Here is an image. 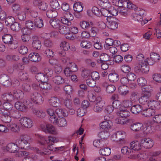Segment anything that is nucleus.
Returning <instances> with one entry per match:
<instances>
[{"label": "nucleus", "instance_id": "1", "mask_svg": "<svg viewBox=\"0 0 161 161\" xmlns=\"http://www.w3.org/2000/svg\"><path fill=\"white\" fill-rule=\"evenodd\" d=\"M42 141L40 142V144L42 145H44L45 144L47 143L48 144L47 149L44 148L42 150V151H41L37 147H33V150L36 152L37 153L43 156L45 155L49 154L50 153V152L48 151V150L53 151L59 150L60 147H54L53 146L54 143L57 142L58 141V139L56 137L51 136H49L48 140H47L45 139L44 137H42Z\"/></svg>", "mask_w": 161, "mask_h": 161}, {"label": "nucleus", "instance_id": "2", "mask_svg": "<svg viewBox=\"0 0 161 161\" xmlns=\"http://www.w3.org/2000/svg\"><path fill=\"white\" fill-rule=\"evenodd\" d=\"M2 39L4 43L8 45L10 49H14L18 47V43L15 41L13 36L9 34H5L2 36Z\"/></svg>", "mask_w": 161, "mask_h": 161}, {"label": "nucleus", "instance_id": "3", "mask_svg": "<svg viewBox=\"0 0 161 161\" xmlns=\"http://www.w3.org/2000/svg\"><path fill=\"white\" fill-rule=\"evenodd\" d=\"M47 112L49 115V118L53 116H55V118H58L67 116L68 114V112L63 108H57L55 111L51 108H49L47 109Z\"/></svg>", "mask_w": 161, "mask_h": 161}, {"label": "nucleus", "instance_id": "4", "mask_svg": "<svg viewBox=\"0 0 161 161\" xmlns=\"http://www.w3.org/2000/svg\"><path fill=\"white\" fill-rule=\"evenodd\" d=\"M126 137L125 132L123 131L117 132L111 136L112 140L118 142L119 144H123L126 142L125 138Z\"/></svg>", "mask_w": 161, "mask_h": 161}, {"label": "nucleus", "instance_id": "5", "mask_svg": "<svg viewBox=\"0 0 161 161\" xmlns=\"http://www.w3.org/2000/svg\"><path fill=\"white\" fill-rule=\"evenodd\" d=\"M52 116L51 118H49V120L51 123L55 125H57L61 127H64L67 126V122L65 118L62 117L58 119L55 118V117Z\"/></svg>", "mask_w": 161, "mask_h": 161}, {"label": "nucleus", "instance_id": "6", "mask_svg": "<svg viewBox=\"0 0 161 161\" xmlns=\"http://www.w3.org/2000/svg\"><path fill=\"white\" fill-rule=\"evenodd\" d=\"M27 101L26 100L24 99L23 102L18 101L16 102L14 105L15 108L18 111L25 112L26 111L28 108L27 104Z\"/></svg>", "mask_w": 161, "mask_h": 161}, {"label": "nucleus", "instance_id": "7", "mask_svg": "<svg viewBox=\"0 0 161 161\" xmlns=\"http://www.w3.org/2000/svg\"><path fill=\"white\" fill-rule=\"evenodd\" d=\"M19 121L22 126L27 128H31L33 125V122L32 119L27 117H22Z\"/></svg>", "mask_w": 161, "mask_h": 161}, {"label": "nucleus", "instance_id": "8", "mask_svg": "<svg viewBox=\"0 0 161 161\" xmlns=\"http://www.w3.org/2000/svg\"><path fill=\"white\" fill-rule=\"evenodd\" d=\"M31 98L36 104H41L43 103V100L42 96L36 92H34L31 94Z\"/></svg>", "mask_w": 161, "mask_h": 161}, {"label": "nucleus", "instance_id": "9", "mask_svg": "<svg viewBox=\"0 0 161 161\" xmlns=\"http://www.w3.org/2000/svg\"><path fill=\"white\" fill-rule=\"evenodd\" d=\"M142 146L146 148H150L154 145L153 141L149 138H143L141 140Z\"/></svg>", "mask_w": 161, "mask_h": 161}, {"label": "nucleus", "instance_id": "10", "mask_svg": "<svg viewBox=\"0 0 161 161\" xmlns=\"http://www.w3.org/2000/svg\"><path fill=\"white\" fill-rule=\"evenodd\" d=\"M0 83L6 87H9L12 85L11 79L6 74L2 75L0 76Z\"/></svg>", "mask_w": 161, "mask_h": 161}, {"label": "nucleus", "instance_id": "11", "mask_svg": "<svg viewBox=\"0 0 161 161\" xmlns=\"http://www.w3.org/2000/svg\"><path fill=\"white\" fill-rule=\"evenodd\" d=\"M18 148L26 149L29 147L30 143L28 142L24 139H18L16 142Z\"/></svg>", "mask_w": 161, "mask_h": 161}, {"label": "nucleus", "instance_id": "12", "mask_svg": "<svg viewBox=\"0 0 161 161\" xmlns=\"http://www.w3.org/2000/svg\"><path fill=\"white\" fill-rule=\"evenodd\" d=\"M1 99L3 101H6L7 102H12L14 100L11 91L8 93H6L2 94Z\"/></svg>", "mask_w": 161, "mask_h": 161}, {"label": "nucleus", "instance_id": "13", "mask_svg": "<svg viewBox=\"0 0 161 161\" xmlns=\"http://www.w3.org/2000/svg\"><path fill=\"white\" fill-rule=\"evenodd\" d=\"M6 150L11 153H18L19 149L16 143H10L8 144L6 147Z\"/></svg>", "mask_w": 161, "mask_h": 161}, {"label": "nucleus", "instance_id": "14", "mask_svg": "<svg viewBox=\"0 0 161 161\" xmlns=\"http://www.w3.org/2000/svg\"><path fill=\"white\" fill-rule=\"evenodd\" d=\"M148 64L152 65L153 64V63H151L150 59L147 58L146 62L142 63V68L141 69V72L142 73H147L149 71V68Z\"/></svg>", "mask_w": 161, "mask_h": 161}, {"label": "nucleus", "instance_id": "15", "mask_svg": "<svg viewBox=\"0 0 161 161\" xmlns=\"http://www.w3.org/2000/svg\"><path fill=\"white\" fill-rule=\"evenodd\" d=\"M12 93L13 94L14 100L15 99H22L24 97V93L21 90L17 89H14L11 90Z\"/></svg>", "mask_w": 161, "mask_h": 161}, {"label": "nucleus", "instance_id": "16", "mask_svg": "<svg viewBox=\"0 0 161 161\" xmlns=\"http://www.w3.org/2000/svg\"><path fill=\"white\" fill-rule=\"evenodd\" d=\"M151 97L147 95L142 94V96L139 98V103L142 105H147L151 100L149 98Z\"/></svg>", "mask_w": 161, "mask_h": 161}, {"label": "nucleus", "instance_id": "17", "mask_svg": "<svg viewBox=\"0 0 161 161\" xmlns=\"http://www.w3.org/2000/svg\"><path fill=\"white\" fill-rule=\"evenodd\" d=\"M32 39L33 40L32 43V47L36 49H40L42 45L41 42L39 40L38 37L37 36H34L32 37Z\"/></svg>", "mask_w": 161, "mask_h": 161}, {"label": "nucleus", "instance_id": "18", "mask_svg": "<svg viewBox=\"0 0 161 161\" xmlns=\"http://www.w3.org/2000/svg\"><path fill=\"white\" fill-rule=\"evenodd\" d=\"M147 106L154 111L155 110H158L160 107L159 103L154 100H151Z\"/></svg>", "mask_w": 161, "mask_h": 161}, {"label": "nucleus", "instance_id": "19", "mask_svg": "<svg viewBox=\"0 0 161 161\" xmlns=\"http://www.w3.org/2000/svg\"><path fill=\"white\" fill-rule=\"evenodd\" d=\"M29 59L32 62H38L41 60V57L37 53H32L29 55Z\"/></svg>", "mask_w": 161, "mask_h": 161}, {"label": "nucleus", "instance_id": "20", "mask_svg": "<svg viewBox=\"0 0 161 161\" xmlns=\"http://www.w3.org/2000/svg\"><path fill=\"white\" fill-rule=\"evenodd\" d=\"M130 148L133 151H138L140 150L142 147L141 145V142L140 143L137 141L132 142L130 143Z\"/></svg>", "mask_w": 161, "mask_h": 161}, {"label": "nucleus", "instance_id": "21", "mask_svg": "<svg viewBox=\"0 0 161 161\" xmlns=\"http://www.w3.org/2000/svg\"><path fill=\"white\" fill-rule=\"evenodd\" d=\"M114 17H112L111 18H108L107 21L108 22V27L111 30H114L117 28L118 24L116 22L113 20Z\"/></svg>", "mask_w": 161, "mask_h": 161}, {"label": "nucleus", "instance_id": "22", "mask_svg": "<svg viewBox=\"0 0 161 161\" xmlns=\"http://www.w3.org/2000/svg\"><path fill=\"white\" fill-rule=\"evenodd\" d=\"M143 126L142 124L140 123H133L130 126V129L134 131H140Z\"/></svg>", "mask_w": 161, "mask_h": 161}, {"label": "nucleus", "instance_id": "23", "mask_svg": "<svg viewBox=\"0 0 161 161\" xmlns=\"http://www.w3.org/2000/svg\"><path fill=\"white\" fill-rule=\"evenodd\" d=\"M142 94L151 96L152 93L153 91V88L151 86L147 85L142 87Z\"/></svg>", "mask_w": 161, "mask_h": 161}, {"label": "nucleus", "instance_id": "24", "mask_svg": "<svg viewBox=\"0 0 161 161\" xmlns=\"http://www.w3.org/2000/svg\"><path fill=\"white\" fill-rule=\"evenodd\" d=\"M33 3L35 5H37L39 9L41 10L45 11L47 8L48 5L45 2L35 0L34 1Z\"/></svg>", "mask_w": 161, "mask_h": 161}, {"label": "nucleus", "instance_id": "25", "mask_svg": "<svg viewBox=\"0 0 161 161\" xmlns=\"http://www.w3.org/2000/svg\"><path fill=\"white\" fill-rule=\"evenodd\" d=\"M118 115L122 118H126L130 115V113L129 111L127 110L125 108H122L117 113Z\"/></svg>", "mask_w": 161, "mask_h": 161}, {"label": "nucleus", "instance_id": "26", "mask_svg": "<svg viewBox=\"0 0 161 161\" xmlns=\"http://www.w3.org/2000/svg\"><path fill=\"white\" fill-rule=\"evenodd\" d=\"M44 131L53 135H56L57 134L56 128L53 126L49 124L46 125V129Z\"/></svg>", "mask_w": 161, "mask_h": 161}, {"label": "nucleus", "instance_id": "27", "mask_svg": "<svg viewBox=\"0 0 161 161\" xmlns=\"http://www.w3.org/2000/svg\"><path fill=\"white\" fill-rule=\"evenodd\" d=\"M92 23L88 21L83 20L80 22V25L83 29H88L91 28L92 25Z\"/></svg>", "mask_w": 161, "mask_h": 161}, {"label": "nucleus", "instance_id": "28", "mask_svg": "<svg viewBox=\"0 0 161 161\" xmlns=\"http://www.w3.org/2000/svg\"><path fill=\"white\" fill-rule=\"evenodd\" d=\"M160 151H157L150 153L148 157L147 161H158V157L160 154Z\"/></svg>", "mask_w": 161, "mask_h": 161}, {"label": "nucleus", "instance_id": "29", "mask_svg": "<svg viewBox=\"0 0 161 161\" xmlns=\"http://www.w3.org/2000/svg\"><path fill=\"white\" fill-rule=\"evenodd\" d=\"M113 125V123L109 120L101 122L100 124L101 127L104 129H108Z\"/></svg>", "mask_w": 161, "mask_h": 161}, {"label": "nucleus", "instance_id": "30", "mask_svg": "<svg viewBox=\"0 0 161 161\" xmlns=\"http://www.w3.org/2000/svg\"><path fill=\"white\" fill-rule=\"evenodd\" d=\"M50 104L52 106L58 107L59 104L60 100L55 97H52L49 100Z\"/></svg>", "mask_w": 161, "mask_h": 161}, {"label": "nucleus", "instance_id": "31", "mask_svg": "<svg viewBox=\"0 0 161 161\" xmlns=\"http://www.w3.org/2000/svg\"><path fill=\"white\" fill-rule=\"evenodd\" d=\"M142 114V115L146 117H149L154 114L155 112L151 108H146L143 110Z\"/></svg>", "mask_w": 161, "mask_h": 161}, {"label": "nucleus", "instance_id": "32", "mask_svg": "<svg viewBox=\"0 0 161 161\" xmlns=\"http://www.w3.org/2000/svg\"><path fill=\"white\" fill-rule=\"evenodd\" d=\"M49 23L50 25L55 28H58L61 25L60 20L54 18L50 20Z\"/></svg>", "mask_w": 161, "mask_h": 161}, {"label": "nucleus", "instance_id": "33", "mask_svg": "<svg viewBox=\"0 0 161 161\" xmlns=\"http://www.w3.org/2000/svg\"><path fill=\"white\" fill-rule=\"evenodd\" d=\"M142 106L140 105H136L132 106L130 109L131 112L135 114H137L142 110Z\"/></svg>", "mask_w": 161, "mask_h": 161}, {"label": "nucleus", "instance_id": "34", "mask_svg": "<svg viewBox=\"0 0 161 161\" xmlns=\"http://www.w3.org/2000/svg\"><path fill=\"white\" fill-rule=\"evenodd\" d=\"M103 102L101 101L97 102L94 107V111L97 113L101 112L103 110Z\"/></svg>", "mask_w": 161, "mask_h": 161}, {"label": "nucleus", "instance_id": "35", "mask_svg": "<svg viewBox=\"0 0 161 161\" xmlns=\"http://www.w3.org/2000/svg\"><path fill=\"white\" fill-rule=\"evenodd\" d=\"M97 2L99 5L103 8H108L110 7V3L108 0H97Z\"/></svg>", "mask_w": 161, "mask_h": 161}, {"label": "nucleus", "instance_id": "36", "mask_svg": "<svg viewBox=\"0 0 161 161\" xmlns=\"http://www.w3.org/2000/svg\"><path fill=\"white\" fill-rule=\"evenodd\" d=\"M109 80L111 82H115L119 79V75L116 73H111L108 75Z\"/></svg>", "mask_w": 161, "mask_h": 161}, {"label": "nucleus", "instance_id": "37", "mask_svg": "<svg viewBox=\"0 0 161 161\" xmlns=\"http://www.w3.org/2000/svg\"><path fill=\"white\" fill-rule=\"evenodd\" d=\"M46 15L49 18H54L58 15V13L55 10L49 9L47 11Z\"/></svg>", "mask_w": 161, "mask_h": 161}, {"label": "nucleus", "instance_id": "38", "mask_svg": "<svg viewBox=\"0 0 161 161\" xmlns=\"http://www.w3.org/2000/svg\"><path fill=\"white\" fill-rule=\"evenodd\" d=\"M36 80L38 81L41 82L47 81L48 80L47 77L45 76V74L42 73H37L36 75Z\"/></svg>", "mask_w": 161, "mask_h": 161}, {"label": "nucleus", "instance_id": "39", "mask_svg": "<svg viewBox=\"0 0 161 161\" xmlns=\"http://www.w3.org/2000/svg\"><path fill=\"white\" fill-rule=\"evenodd\" d=\"M52 81L54 83L57 85L61 84L64 82V79L61 76L58 75L52 78Z\"/></svg>", "mask_w": 161, "mask_h": 161}, {"label": "nucleus", "instance_id": "40", "mask_svg": "<svg viewBox=\"0 0 161 161\" xmlns=\"http://www.w3.org/2000/svg\"><path fill=\"white\" fill-rule=\"evenodd\" d=\"M83 6L82 5V3L80 2L75 3L74 4V10L77 13H80L81 12L83 9Z\"/></svg>", "mask_w": 161, "mask_h": 161}, {"label": "nucleus", "instance_id": "41", "mask_svg": "<svg viewBox=\"0 0 161 161\" xmlns=\"http://www.w3.org/2000/svg\"><path fill=\"white\" fill-rule=\"evenodd\" d=\"M7 126L12 131L14 132H18L19 130V126L15 123H10L7 125Z\"/></svg>", "mask_w": 161, "mask_h": 161}, {"label": "nucleus", "instance_id": "42", "mask_svg": "<svg viewBox=\"0 0 161 161\" xmlns=\"http://www.w3.org/2000/svg\"><path fill=\"white\" fill-rule=\"evenodd\" d=\"M9 114L11 117L14 119H18L21 116L20 113L19 111L15 109H13L12 110L10 111Z\"/></svg>", "mask_w": 161, "mask_h": 161}, {"label": "nucleus", "instance_id": "43", "mask_svg": "<svg viewBox=\"0 0 161 161\" xmlns=\"http://www.w3.org/2000/svg\"><path fill=\"white\" fill-rule=\"evenodd\" d=\"M94 146L97 148H101L104 147L105 142L103 140H95L93 142Z\"/></svg>", "mask_w": 161, "mask_h": 161}, {"label": "nucleus", "instance_id": "44", "mask_svg": "<svg viewBox=\"0 0 161 161\" xmlns=\"http://www.w3.org/2000/svg\"><path fill=\"white\" fill-rule=\"evenodd\" d=\"M1 119L2 121L6 123L9 124L11 121V116L9 114H4L1 117Z\"/></svg>", "mask_w": 161, "mask_h": 161}, {"label": "nucleus", "instance_id": "45", "mask_svg": "<svg viewBox=\"0 0 161 161\" xmlns=\"http://www.w3.org/2000/svg\"><path fill=\"white\" fill-rule=\"evenodd\" d=\"M34 24L35 28L37 27L41 28L43 26V21L42 19H40V17L34 19Z\"/></svg>", "mask_w": 161, "mask_h": 161}, {"label": "nucleus", "instance_id": "46", "mask_svg": "<svg viewBox=\"0 0 161 161\" xmlns=\"http://www.w3.org/2000/svg\"><path fill=\"white\" fill-rule=\"evenodd\" d=\"M21 25L15 21L10 26L11 29L14 31H18L21 29Z\"/></svg>", "mask_w": 161, "mask_h": 161}, {"label": "nucleus", "instance_id": "47", "mask_svg": "<svg viewBox=\"0 0 161 161\" xmlns=\"http://www.w3.org/2000/svg\"><path fill=\"white\" fill-rule=\"evenodd\" d=\"M50 5L52 8L55 10L58 9L61 7L57 0H52L50 2Z\"/></svg>", "mask_w": 161, "mask_h": 161}, {"label": "nucleus", "instance_id": "48", "mask_svg": "<svg viewBox=\"0 0 161 161\" xmlns=\"http://www.w3.org/2000/svg\"><path fill=\"white\" fill-rule=\"evenodd\" d=\"M99 153L102 155L108 156L111 153L110 149L108 147H105L103 149L101 148L99 150Z\"/></svg>", "mask_w": 161, "mask_h": 161}, {"label": "nucleus", "instance_id": "49", "mask_svg": "<svg viewBox=\"0 0 161 161\" xmlns=\"http://www.w3.org/2000/svg\"><path fill=\"white\" fill-rule=\"evenodd\" d=\"M15 21V19L13 16H8L5 20L6 25L8 26H10Z\"/></svg>", "mask_w": 161, "mask_h": 161}, {"label": "nucleus", "instance_id": "50", "mask_svg": "<svg viewBox=\"0 0 161 161\" xmlns=\"http://www.w3.org/2000/svg\"><path fill=\"white\" fill-rule=\"evenodd\" d=\"M121 152L122 154L124 155H127L129 154L133 153V151L131 148L127 146H124L121 149Z\"/></svg>", "mask_w": 161, "mask_h": 161}, {"label": "nucleus", "instance_id": "51", "mask_svg": "<svg viewBox=\"0 0 161 161\" xmlns=\"http://www.w3.org/2000/svg\"><path fill=\"white\" fill-rule=\"evenodd\" d=\"M127 86H123L119 87V92L121 95L125 96L128 93L129 91L127 89Z\"/></svg>", "mask_w": 161, "mask_h": 161}, {"label": "nucleus", "instance_id": "52", "mask_svg": "<svg viewBox=\"0 0 161 161\" xmlns=\"http://www.w3.org/2000/svg\"><path fill=\"white\" fill-rule=\"evenodd\" d=\"M64 90L67 94L66 96L71 97L70 94L72 93L73 91L72 86L69 85L65 86L64 87Z\"/></svg>", "mask_w": 161, "mask_h": 161}, {"label": "nucleus", "instance_id": "53", "mask_svg": "<svg viewBox=\"0 0 161 161\" xmlns=\"http://www.w3.org/2000/svg\"><path fill=\"white\" fill-rule=\"evenodd\" d=\"M150 59L153 62L151 63H153V64L155 62H157L160 59V57L159 55L155 53H152L150 55Z\"/></svg>", "mask_w": 161, "mask_h": 161}, {"label": "nucleus", "instance_id": "54", "mask_svg": "<svg viewBox=\"0 0 161 161\" xmlns=\"http://www.w3.org/2000/svg\"><path fill=\"white\" fill-rule=\"evenodd\" d=\"M3 107L5 110L9 113L10 111L12 110L13 108V105L9 102H4L3 103Z\"/></svg>", "mask_w": 161, "mask_h": 161}, {"label": "nucleus", "instance_id": "55", "mask_svg": "<svg viewBox=\"0 0 161 161\" xmlns=\"http://www.w3.org/2000/svg\"><path fill=\"white\" fill-rule=\"evenodd\" d=\"M25 24L26 28L30 30H33L35 28V24L32 21L27 20L26 21Z\"/></svg>", "mask_w": 161, "mask_h": 161}, {"label": "nucleus", "instance_id": "56", "mask_svg": "<svg viewBox=\"0 0 161 161\" xmlns=\"http://www.w3.org/2000/svg\"><path fill=\"white\" fill-rule=\"evenodd\" d=\"M105 44L104 45V47L106 49H108L109 47L113 45L114 41L111 38H107L105 41Z\"/></svg>", "mask_w": 161, "mask_h": 161}, {"label": "nucleus", "instance_id": "57", "mask_svg": "<svg viewBox=\"0 0 161 161\" xmlns=\"http://www.w3.org/2000/svg\"><path fill=\"white\" fill-rule=\"evenodd\" d=\"M67 97L64 99V104L67 108H70L72 107L71 99L69 97L67 96Z\"/></svg>", "mask_w": 161, "mask_h": 161}, {"label": "nucleus", "instance_id": "58", "mask_svg": "<svg viewBox=\"0 0 161 161\" xmlns=\"http://www.w3.org/2000/svg\"><path fill=\"white\" fill-rule=\"evenodd\" d=\"M59 29V32L62 34H66L69 30V28L68 27L62 25H61Z\"/></svg>", "mask_w": 161, "mask_h": 161}, {"label": "nucleus", "instance_id": "59", "mask_svg": "<svg viewBox=\"0 0 161 161\" xmlns=\"http://www.w3.org/2000/svg\"><path fill=\"white\" fill-rule=\"evenodd\" d=\"M81 46L85 48H89L92 46L91 42L87 41H82L80 43Z\"/></svg>", "mask_w": 161, "mask_h": 161}, {"label": "nucleus", "instance_id": "60", "mask_svg": "<svg viewBox=\"0 0 161 161\" xmlns=\"http://www.w3.org/2000/svg\"><path fill=\"white\" fill-rule=\"evenodd\" d=\"M126 5H125L124 7H126L128 8L134 9L136 11L137 8L136 5L132 3L131 2L127 0H126Z\"/></svg>", "mask_w": 161, "mask_h": 161}, {"label": "nucleus", "instance_id": "61", "mask_svg": "<svg viewBox=\"0 0 161 161\" xmlns=\"http://www.w3.org/2000/svg\"><path fill=\"white\" fill-rule=\"evenodd\" d=\"M34 113L35 115L39 118H43L45 117L46 113L42 110H34Z\"/></svg>", "mask_w": 161, "mask_h": 161}, {"label": "nucleus", "instance_id": "62", "mask_svg": "<svg viewBox=\"0 0 161 161\" xmlns=\"http://www.w3.org/2000/svg\"><path fill=\"white\" fill-rule=\"evenodd\" d=\"M138 84L142 87L147 85V81L143 77H140L137 79Z\"/></svg>", "mask_w": 161, "mask_h": 161}, {"label": "nucleus", "instance_id": "63", "mask_svg": "<svg viewBox=\"0 0 161 161\" xmlns=\"http://www.w3.org/2000/svg\"><path fill=\"white\" fill-rule=\"evenodd\" d=\"M60 47L61 48H63V50L67 51L69 48L70 46L68 42L63 41L60 43Z\"/></svg>", "mask_w": 161, "mask_h": 161}, {"label": "nucleus", "instance_id": "64", "mask_svg": "<svg viewBox=\"0 0 161 161\" xmlns=\"http://www.w3.org/2000/svg\"><path fill=\"white\" fill-rule=\"evenodd\" d=\"M18 77L21 80L24 81L27 79V74L20 71L18 73Z\"/></svg>", "mask_w": 161, "mask_h": 161}]
</instances>
